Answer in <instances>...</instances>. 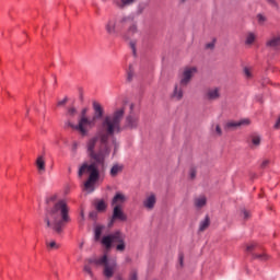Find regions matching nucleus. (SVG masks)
Instances as JSON below:
<instances>
[{"mask_svg": "<svg viewBox=\"0 0 280 280\" xmlns=\"http://www.w3.org/2000/svg\"><path fill=\"white\" fill-rule=\"evenodd\" d=\"M125 114L126 109L121 107L113 114L104 116L96 135L86 142L88 156L93 162H84L78 172L80 178L84 174H90L88 180L84 183V189L86 191H93L95 189V183L100 180V167L101 172L106 170V160L110 156V143L108 139L121 133V120Z\"/></svg>", "mask_w": 280, "mask_h": 280, "instance_id": "1", "label": "nucleus"}, {"mask_svg": "<svg viewBox=\"0 0 280 280\" xmlns=\"http://www.w3.org/2000/svg\"><path fill=\"white\" fill-rule=\"evenodd\" d=\"M46 226L52 228L57 233H62L65 225L71 222V217H69V206L67 201L59 200L50 211L46 213L45 217Z\"/></svg>", "mask_w": 280, "mask_h": 280, "instance_id": "2", "label": "nucleus"}, {"mask_svg": "<svg viewBox=\"0 0 280 280\" xmlns=\"http://www.w3.org/2000/svg\"><path fill=\"white\" fill-rule=\"evenodd\" d=\"M91 266H95L96 268L102 266L103 275L106 277V279H113L115 272H117V260L108 258L106 254L102 255L101 257L93 256L85 260L83 271L93 277V269H91Z\"/></svg>", "mask_w": 280, "mask_h": 280, "instance_id": "3", "label": "nucleus"}, {"mask_svg": "<svg viewBox=\"0 0 280 280\" xmlns=\"http://www.w3.org/2000/svg\"><path fill=\"white\" fill-rule=\"evenodd\" d=\"M133 21L135 18L132 15H118L107 21L105 30L107 34L115 36V34L121 32L124 27H127V25H130Z\"/></svg>", "mask_w": 280, "mask_h": 280, "instance_id": "4", "label": "nucleus"}, {"mask_svg": "<svg viewBox=\"0 0 280 280\" xmlns=\"http://www.w3.org/2000/svg\"><path fill=\"white\" fill-rule=\"evenodd\" d=\"M101 243L106 248H110L113 244H117L116 250H118V253H124V250H126V242L121 232H115L113 234L104 236Z\"/></svg>", "mask_w": 280, "mask_h": 280, "instance_id": "5", "label": "nucleus"}, {"mask_svg": "<svg viewBox=\"0 0 280 280\" xmlns=\"http://www.w3.org/2000/svg\"><path fill=\"white\" fill-rule=\"evenodd\" d=\"M95 119H90L86 116H81L79 124H78V131L80 132V135H82V137H86V135H89V130H91V128H95Z\"/></svg>", "mask_w": 280, "mask_h": 280, "instance_id": "6", "label": "nucleus"}, {"mask_svg": "<svg viewBox=\"0 0 280 280\" xmlns=\"http://www.w3.org/2000/svg\"><path fill=\"white\" fill-rule=\"evenodd\" d=\"M196 73H198V69H196V67L185 68L179 80L180 86H187Z\"/></svg>", "mask_w": 280, "mask_h": 280, "instance_id": "7", "label": "nucleus"}, {"mask_svg": "<svg viewBox=\"0 0 280 280\" xmlns=\"http://www.w3.org/2000/svg\"><path fill=\"white\" fill-rule=\"evenodd\" d=\"M221 91L222 89L218 86L209 88L205 93V100L208 102H218V100H220L222 96Z\"/></svg>", "mask_w": 280, "mask_h": 280, "instance_id": "8", "label": "nucleus"}, {"mask_svg": "<svg viewBox=\"0 0 280 280\" xmlns=\"http://www.w3.org/2000/svg\"><path fill=\"white\" fill-rule=\"evenodd\" d=\"M139 126V116L137 114H129L125 119V128L135 130Z\"/></svg>", "mask_w": 280, "mask_h": 280, "instance_id": "9", "label": "nucleus"}, {"mask_svg": "<svg viewBox=\"0 0 280 280\" xmlns=\"http://www.w3.org/2000/svg\"><path fill=\"white\" fill-rule=\"evenodd\" d=\"M115 220H120V222H126V220H128V215L124 213L121 206L114 207L110 224H113Z\"/></svg>", "mask_w": 280, "mask_h": 280, "instance_id": "10", "label": "nucleus"}, {"mask_svg": "<svg viewBox=\"0 0 280 280\" xmlns=\"http://www.w3.org/2000/svg\"><path fill=\"white\" fill-rule=\"evenodd\" d=\"M266 47H269L270 49H275V51L280 50V33H277L269 37L266 42Z\"/></svg>", "mask_w": 280, "mask_h": 280, "instance_id": "11", "label": "nucleus"}, {"mask_svg": "<svg viewBox=\"0 0 280 280\" xmlns=\"http://www.w3.org/2000/svg\"><path fill=\"white\" fill-rule=\"evenodd\" d=\"M242 126H250V120L245 118L238 121H228L225 124V130H235Z\"/></svg>", "mask_w": 280, "mask_h": 280, "instance_id": "12", "label": "nucleus"}, {"mask_svg": "<svg viewBox=\"0 0 280 280\" xmlns=\"http://www.w3.org/2000/svg\"><path fill=\"white\" fill-rule=\"evenodd\" d=\"M184 88L185 86L180 85V83H176L174 85L173 93L171 94L172 100H175L176 102H180V100H183L184 97V92H183Z\"/></svg>", "mask_w": 280, "mask_h": 280, "instance_id": "13", "label": "nucleus"}, {"mask_svg": "<svg viewBox=\"0 0 280 280\" xmlns=\"http://www.w3.org/2000/svg\"><path fill=\"white\" fill-rule=\"evenodd\" d=\"M155 205H156V195H154V194L149 195L143 200V207H144V209H148V211H152V209H154Z\"/></svg>", "mask_w": 280, "mask_h": 280, "instance_id": "14", "label": "nucleus"}, {"mask_svg": "<svg viewBox=\"0 0 280 280\" xmlns=\"http://www.w3.org/2000/svg\"><path fill=\"white\" fill-rule=\"evenodd\" d=\"M135 34H139V27L137 26V22L135 20L129 24L127 32L125 33V38L130 39Z\"/></svg>", "mask_w": 280, "mask_h": 280, "instance_id": "15", "label": "nucleus"}, {"mask_svg": "<svg viewBox=\"0 0 280 280\" xmlns=\"http://www.w3.org/2000/svg\"><path fill=\"white\" fill-rule=\"evenodd\" d=\"M121 172H124V164L114 163L109 170V176H112V178H117Z\"/></svg>", "mask_w": 280, "mask_h": 280, "instance_id": "16", "label": "nucleus"}, {"mask_svg": "<svg viewBox=\"0 0 280 280\" xmlns=\"http://www.w3.org/2000/svg\"><path fill=\"white\" fill-rule=\"evenodd\" d=\"M94 116L93 119L97 121V119H102L104 117V108L97 102H93Z\"/></svg>", "mask_w": 280, "mask_h": 280, "instance_id": "17", "label": "nucleus"}, {"mask_svg": "<svg viewBox=\"0 0 280 280\" xmlns=\"http://www.w3.org/2000/svg\"><path fill=\"white\" fill-rule=\"evenodd\" d=\"M125 201H126V196L121 192H117L112 200V205L114 207H119V205H124Z\"/></svg>", "mask_w": 280, "mask_h": 280, "instance_id": "18", "label": "nucleus"}, {"mask_svg": "<svg viewBox=\"0 0 280 280\" xmlns=\"http://www.w3.org/2000/svg\"><path fill=\"white\" fill-rule=\"evenodd\" d=\"M252 139V145L250 148H253V150L259 148V145H261V136L257 135V133H253L250 136Z\"/></svg>", "mask_w": 280, "mask_h": 280, "instance_id": "19", "label": "nucleus"}, {"mask_svg": "<svg viewBox=\"0 0 280 280\" xmlns=\"http://www.w3.org/2000/svg\"><path fill=\"white\" fill-rule=\"evenodd\" d=\"M36 167H37L39 174H45V158L43 155H39L37 158Z\"/></svg>", "mask_w": 280, "mask_h": 280, "instance_id": "20", "label": "nucleus"}, {"mask_svg": "<svg viewBox=\"0 0 280 280\" xmlns=\"http://www.w3.org/2000/svg\"><path fill=\"white\" fill-rule=\"evenodd\" d=\"M137 0H117L116 5L120 10H124V8H128L129 5H132Z\"/></svg>", "mask_w": 280, "mask_h": 280, "instance_id": "21", "label": "nucleus"}, {"mask_svg": "<svg viewBox=\"0 0 280 280\" xmlns=\"http://www.w3.org/2000/svg\"><path fill=\"white\" fill-rule=\"evenodd\" d=\"M206 205H207V197L199 196V197L195 198V207L197 209H202V207H205Z\"/></svg>", "mask_w": 280, "mask_h": 280, "instance_id": "22", "label": "nucleus"}, {"mask_svg": "<svg viewBox=\"0 0 280 280\" xmlns=\"http://www.w3.org/2000/svg\"><path fill=\"white\" fill-rule=\"evenodd\" d=\"M209 224H211V220L209 219V217L207 215L205 218V220H202L199 224V232L202 233L205 231H207V229H209Z\"/></svg>", "mask_w": 280, "mask_h": 280, "instance_id": "23", "label": "nucleus"}, {"mask_svg": "<svg viewBox=\"0 0 280 280\" xmlns=\"http://www.w3.org/2000/svg\"><path fill=\"white\" fill-rule=\"evenodd\" d=\"M256 39H257V35H255V33H247L245 38V44L253 45V43H255Z\"/></svg>", "mask_w": 280, "mask_h": 280, "instance_id": "24", "label": "nucleus"}, {"mask_svg": "<svg viewBox=\"0 0 280 280\" xmlns=\"http://www.w3.org/2000/svg\"><path fill=\"white\" fill-rule=\"evenodd\" d=\"M46 245L50 250H58V248H60V245H58L56 241H51L50 243L46 242Z\"/></svg>", "mask_w": 280, "mask_h": 280, "instance_id": "25", "label": "nucleus"}, {"mask_svg": "<svg viewBox=\"0 0 280 280\" xmlns=\"http://www.w3.org/2000/svg\"><path fill=\"white\" fill-rule=\"evenodd\" d=\"M254 259H259V261H266V260H268V255H266L265 253L255 254Z\"/></svg>", "mask_w": 280, "mask_h": 280, "instance_id": "26", "label": "nucleus"}, {"mask_svg": "<svg viewBox=\"0 0 280 280\" xmlns=\"http://www.w3.org/2000/svg\"><path fill=\"white\" fill-rule=\"evenodd\" d=\"M132 78H135V71L132 70V66H130L129 71L127 72V81L132 82Z\"/></svg>", "mask_w": 280, "mask_h": 280, "instance_id": "27", "label": "nucleus"}, {"mask_svg": "<svg viewBox=\"0 0 280 280\" xmlns=\"http://www.w3.org/2000/svg\"><path fill=\"white\" fill-rule=\"evenodd\" d=\"M102 237V226L95 228V241L100 242V238Z\"/></svg>", "mask_w": 280, "mask_h": 280, "instance_id": "28", "label": "nucleus"}, {"mask_svg": "<svg viewBox=\"0 0 280 280\" xmlns=\"http://www.w3.org/2000/svg\"><path fill=\"white\" fill-rule=\"evenodd\" d=\"M67 115L69 117H75V115H78V109H75V107H70L68 108Z\"/></svg>", "mask_w": 280, "mask_h": 280, "instance_id": "29", "label": "nucleus"}, {"mask_svg": "<svg viewBox=\"0 0 280 280\" xmlns=\"http://www.w3.org/2000/svg\"><path fill=\"white\" fill-rule=\"evenodd\" d=\"M97 211H106V202L104 201H98L96 205Z\"/></svg>", "mask_w": 280, "mask_h": 280, "instance_id": "30", "label": "nucleus"}, {"mask_svg": "<svg viewBox=\"0 0 280 280\" xmlns=\"http://www.w3.org/2000/svg\"><path fill=\"white\" fill-rule=\"evenodd\" d=\"M244 75L245 78H247V80H250V78H253V71L250 70V68H244Z\"/></svg>", "mask_w": 280, "mask_h": 280, "instance_id": "31", "label": "nucleus"}, {"mask_svg": "<svg viewBox=\"0 0 280 280\" xmlns=\"http://www.w3.org/2000/svg\"><path fill=\"white\" fill-rule=\"evenodd\" d=\"M129 45H130V48L132 49L133 56H137V42L131 40V42L129 43Z\"/></svg>", "mask_w": 280, "mask_h": 280, "instance_id": "32", "label": "nucleus"}, {"mask_svg": "<svg viewBox=\"0 0 280 280\" xmlns=\"http://www.w3.org/2000/svg\"><path fill=\"white\" fill-rule=\"evenodd\" d=\"M214 132L218 137H222V128L220 125H214Z\"/></svg>", "mask_w": 280, "mask_h": 280, "instance_id": "33", "label": "nucleus"}, {"mask_svg": "<svg viewBox=\"0 0 280 280\" xmlns=\"http://www.w3.org/2000/svg\"><path fill=\"white\" fill-rule=\"evenodd\" d=\"M241 215L244 218V220H248V218H250V212H248L246 209H243L241 211Z\"/></svg>", "mask_w": 280, "mask_h": 280, "instance_id": "34", "label": "nucleus"}, {"mask_svg": "<svg viewBox=\"0 0 280 280\" xmlns=\"http://www.w3.org/2000/svg\"><path fill=\"white\" fill-rule=\"evenodd\" d=\"M66 128H72V130H78V125H73L71 121L66 122Z\"/></svg>", "mask_w": 280, "mask_h": 280, "instance_id": "35", "label": "nucleus"}, {"mask_svg": "<svg viewBox=\"0 0 280 280\" xmlns=\"http://www.w3.org/2000/svg\"><path fill=\"white\" fill-rule=\"evenodd\" d=\"M268 165H270V160H264L262 163L260 164V167L262 170H266V167H268Z\"/></svg>", "mask_w": 280, "mask_h": 280, "instance_id": "36", "label": "nucleus"}, {"mask_svg": "<svg viewBox=\"0 0 280 280\" xmlns=\"http://www.w3.org/2000/svg\"><path fill=\"white\" fill-rule=\"evenodd\" d=\"M189 177L191 178V180H194V178H196V168H190Z\"/></svg>", "mask_w": 280, "mask_h": 280, "instance_id": "37", "label": "nucleus"}, {"mask_svg": "<svg viewBox=\"0 0 280 280\" xmlns=\"http://www.w3.org/2000/svg\"><path fill=\"white\" fill-rule=\"evenodd\" d=\"M256 246L257 245L255 243H250L249 245H247L246 250L250 253V250H253Z\"/></svg>", "mask_w": 280, "mask_h": 280, "instance_id": "38", "label": "nucleus"}, {"mask_svg": "<svg viewBox=\"0 0 280 280\" xmlns=\"http://www.w3.org/2000/svg\"><path fill=\"white\" fill-rule=\"evenodd\" d=\"M67 102H68V98L65 97L62 101H59V102L57 103V106H65V104H67Z\"/></svg>", "mask_w": 280, "mask_h": 280, "instance_id": "39", "label": "nucleus"}, {"mask_svg": "<svg viewBox=\"0 0 280 280\" xmlns=\"http://www.w3.org/2000/svg\"><path fill=\"white\" fill-rule=\"evenodd\" d=\"M257 19H258V23H264L266 21V18L261 14H258Z\"/></svg>", "mask_w": 280, "mask_h": 280, "instance_id": "40", "label": "nucleus"}, {"mask_svg": "<svg viewBox=\"0 0 280 280\" xmlns=\"http://www.w3.org/2000/svg\"><path fill=\"white\" fill-rule=\"evenodd\" d=\"M178 259H179L180 266H183V260L185 259V255L179 254Z\"/></svg>", "mask_w": 280, "mask_h": 280, "instance_id": "41", "label": "nucleus"}, {"mask_svg": "<svg viewBox=\"0 0 280 280\" xmlns=\"http://www.w3.org/2000/svg\"><path fill=\"white\" fill-rule=\"evenodd\" d=\"M113 143H114V147H115V149H114V154H115V152H117V141L115 139H113Z\"/></svg>", "mask_w": 280, "mask_h": 280, "instance_id": "42", "label": "nucleus"}, {"mask_svg": "<svg viewBox=\"0 0 280 280\" xmlns=\"http://www.w3.org/2000/svg\"><path fill=\"white\" fill-rule=\"evenodd\" d=\"M206 47L207 49H213V43L207 44Z\"/></svg>", "mask_w": 280, "mask_h": 280, "instance_id": "43", "label": "nucleus"}, {"mask_svg": "<svg viewBox=\"0 0 280 280\" xmlns=\"http://www.w3.org/2000/svg\"><path fill=\"white\" fill-rule=\"evenodd\" d=\"M269 3H272L273 5H277V2L275 0H268Z\"/></svg>", "mask_w": 280, "mask_h": 280, "instance_id": "44", "label": "nucleus"}, {"mask_svg": "<svg viewBox=\"0 0 280 280\" xmlns=\"http://www.w3.org/2000/svg\"><path fill=\"white\" fill-rule=\"evenodd\" d=\"M82 117H86V109L82 110Z\"/></svg>", "mask_w": 280, "mask_h": 280, "instance_id": "45", "label": "nucleus"}, {"mask_svg": "<svg viewBox=\"0 0 280 280\" xmlns=\"http://www.w3.org/2000/svg\"><path fill=\"white\" fill-rule=\"evenodd\" d=\"M49 200H56V196H52L49 199H47V202H49Z\"/></svg>", "mask_w": 280, "mask_h": 280, "instance_id": "46", "label": "nucleus"}, {"mask_svg": "<svg viewBox=\"0 0 280 280\" xmlns=\"http://www.w3.org/2000/svg\"><path fill=\"white\" fill-rule=\"evenodd\" d=\"M81 218H83V219H84V212H81Z\"/></svg>", "mask_w": 280, "mask_h": 280, "instance_id": "47", "label": "nucleus"}, {"mask_svg": "<svg viewBox=\"0 0 280 280\" xmlns=\"http://www.w3.org/2000/svg\"><path fill=\"white\" fill-rule=\"evenodd\" d=\"M185 1H187V0H180V3H185Z\"/></svg>", "mask_w": 280, "mask_h": 280, "instance_id": "48", "label": "nucleus"}, {"mask_svg": "<svg viewBox=\"0 0 280 280\" xmlns=\"http://www.w3.org/2000/svg\"><path fill=\"white\" fill-rule=\"evenodd\" d=\"M82 246H84V244H83V243H81L80 248H82Z\"/></svg>", "mask_w": 280, "mask_h": 280, "instance_id": "49", "label": "nucleus"}]
</instances>
